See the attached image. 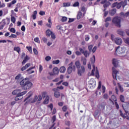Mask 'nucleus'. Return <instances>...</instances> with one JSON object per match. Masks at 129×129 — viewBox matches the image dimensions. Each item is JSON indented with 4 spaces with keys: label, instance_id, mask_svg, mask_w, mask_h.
I'll return each mask as SVG.
<instances>
[{
    "label": "nucleus",
    "instance_id": "obj_33",
    "mask_svg": "<svg viewBox=\"0 0 129 129\" xmlns=\"http://www.w3.org/2000/svg\"><path fill=\"white\" fill-rule=\"evenodd\" d=\"M122 6V2H120L119 3H117L116 9H119Z\"/></svg>",
    "mask_w": 129,
    "mask_h": 129
},
{
    "label": "nucleus",
    "instance_id": "obj_64",
    "mask_svg": "<svg viewBox=\"0 0 129 129\" xmlns=\"http://www.w3.org/2000/svg\"><path fill=\"white\" fill-rule=\"evenodd\" d=\"M125 43L126 44H127V45H129V38H126L125 40Z\"/></svg>",
    "mask_w": 129,
    "mask_h": 129
},
{
    "label": "nucleus",
    "instance_id": "obj_3",
    "mask_svg": "<svg viewBox=\"0 0 129 129\" xmlns=\"http://www.w3.org/2000/svg\"><path fill=\"white\" fill-rule=\"evenodd\" d=\"M125 51V49L124 48V46L119 47L118 46L116 49V54L118 56H123V54H124V52Z\"/></svg>",
    "mask_w": 129,
    "mask_h": 129
},
{
    "label": "nucleus",
    "instance_id": "obj_53",
    "mask_svg": "<svg viewBox=\"0 0 129 129\" xmlns=\"http://www.w3.org/2000/svg\"><path fill=\"white\" fill-rule=\"evenodd\" d=\"M68 18L66 17H62L61 18V22H66V21H67Z\"/></svg>",
    "mask_w": 129,
    "mask_h": 129
},
{
    "label": "nucleus",
    "instance_id": "obj_23",
    "mask_svg": "<svg viewBox=\"0 0 129 129\" xmlns=\"http://www.w3.org/2000/svg\"><path fill=\"white\" fill-rule=\"evenodd\" d=\"M52 33H53V32L51 31V30L50 29L47 30L46 31V34L47 37H50Z\"/></svg>",
    "mask_w": 129,
    "mask_h": 129
},
{
    "label": "nucleus",
    "instance_id": "obj_15",
    "mask_svg": "<svg viewBox=\"0 0 129 129\" xmlns=\"http://www.w3.org/2000/svg\"><path fill=\"white\" fill-rule=\"evenodd\" d=\"M30 66H31V63H26L25 66H23L21 68V71L22 72L25 71V70H26V69H28V68H29Z\"/></svg>",
    "mask_w": 129,
    "mask_h": 129
},
{
    "label": "nucleus",
    "instance_id": "obj_37",
    "mask_svg": "<svg viewBox=\"0 0 129 129\" xmlns=\"http://www.w3.org/2000/svg\"><path fill=\"white\" fill-rule=\"evenodd\" d=\"M91 62L92 64L95 63V55H93V57L91 58Z\"/></svg>",
    "mask_w": 129,
    "mask_h": 129
},
{
    "label": "nucleus",
    "instance_id": "obj_61",
    "mask_svg": "<svg viewBox=\"0 0 129 129\" xmlns=\"http://www.w3.org/2000/svg\"><path fill=\"white\" fill-rule=\"evenodd\" d=\"M39 15L40 16H45V11H40Z\"/></svg>",
    "mask_w": 129,
    "mask_h": 129
},
{
    "label": "nucleus",
    "instance_id": "obj_21",
    "mask_svg": "<svg viewBox=\"0 0 129 129\" xmlns=\"http://www.w3.org/2000/svg\"><path fill=\"white\" fill-rule=\"evenodd\" d=\"M75 64L77 69H79V68L81 67V64L80 63V62H79V61H76Z\"/></svg>",
    "mask_w": 129,
    "mask_h": 129
},
{
    "label": "nucleus",
    "instance_id": "obj_47",
    "mask_svg": "<svg viewBox=\"0 0 129 129\" xmlns=\"http://www.w3.org/2000/svg\"><path fill=\"white\" fill-rule=\"evenodd\" d=\"M65 124L66 125H68V126H70L71 122L70 121H65Z\"/></svg>",
    "mask_w": 129,
    "mask_h": 129
},
{
    "label": "nucleus",
    "instance_id": "obj_51",
    "mask_svg": "<svg viewBox=\"0 0 129 129\" xmlns=\"http://www.w3.org/2000/svg\"><path fill=\"white\" fill-rule=\"evenodd\" d=\"M17 37V35L14 34H12L10 36H9V38H16Z\"/></svg>",
    "mask_w": 129,
    "mask_h": 129
},
{
    "label": "nucleus",
    "instance_id": "obj_24",
    "mask_svg": "<svg viewBox=\"0 0 129 129\" xmlns=\"http://www.w3.org/2000/svg\"><path fill=\"white\" fill-rule=\"evenodd\" d=\"M81 17H82V12H79L77 15V20H80V19H81Z\"/></svg>",
    "mask_w": 129,
    "mask_h": 129
},
{
    "label": "nucleus",
    "instance_id": "obj_49",
    "mask_svg": "<svg viewBox=\"0 0 129 129\" xmlns=\"http://www.w3.org/2000/svg\"><path fill=\"white\" fill-rule=\"evenodd\" d=\"M34 42H36V43H38V44H40V39L38 38V37H36L34 38Z\"/></svg>",
    "mask_w": 129,
    "mask_h": 129
},
{
    "label": "nucleus",
    "instance_id": "obj_25",
    "mask_svg": "<svg viewBox=\"0 0 129 129\" xmlns=\"http://www.w3.org/2000/svg\"><path fill=\"white\" fill-rule=\"evenodd\" d=\"M32 18L33 20H36L37 19V11H35L32 15Z\"/></svg>",
    "mask_w": 129,
    "mask_h": 129
},
{
    "label": "nucleus",
    "instance_id": "obj_36",
    "mask_svg": "<svg viewBox=\"0 0 129 129\" xmlns=\"http://www.w3.org/2000/svg\"><path fill=\"white\" fill-rule=\"evenodd\" d=\"M127 5V0H124V2L122 3V7L123 9H124V7Z\"/></svg>",
    "mask_w": 129,
    "mask_h": 129
},
{
    "label": "nucleus",
    "instance_id": "obj_40",
    "mask_svg": "<svg viewBox=\"0 0 129 129\" xmlns=\"http://www.w3.org/2000/svg\"><path fill=\"white\" fill-rule=\"evenodd\" d=\"M27 91H24L22 92H20L19 94H18V96H23V95H25V94H26V93H27Z\"/></svg>",
    "mask_w": 129,
    "mask_h": 129
},
{
    "label": "nucleus",
    "instance_id": "obj_62",
    "mask_svg": "<svg viewBox=\"0 0 129 129\" xmlns=\"http://www.w3.org/2000/svg\"><path fill=\"white\" fill-rule=\"evenodd\" d=\"M102 93H105V86H102Z\"/></svg>",
    "mask_w": 129,
    "mask_h": 129
},
{
    "label": "nucleus",
    "instance_id": "obj_35",
    "mask_svg": "<svg viewBox=\"0 0 129 129\" xmlns=\"http://www.w3.org/2000/svg\"><path fill=\"white\" fill-rule=\"evenodd\" d=\"M38 100V96H35L33 100L31 101V103H34Z\"/></svg>",
    "mask_w": 129,
    "mask_h": 129
},
{
    "label": "nucleus",
    "instance_id": "obj_29",
    "mask_svg": "<svg viewBox=\"0 0 129 129\" xmlns=\"http://www.w3.org/2000/svg\"><path fill=\"white\" fill-rule=\"evenodd\" d=\"M92 48H93V46L92 45H90L88 46V50L89 51V55H90V53L92 52Z\"/></svg>",
    "mask_w": 129,
    "mask_h": 129
},
{
    "label": "nucleus",
    "instance_id": "obj_59",
    "mask_svg": "<svg viewBox=\"0 0 129 129\" xmlns=\"http://www.w3.org/2000/svg\"><path fill=\"white\" fill-rule=\"evenodd\" d=\"M101 88V82L100 81L99 82V83H98V86L97 87V89L99 90V89H100Z\"/></svg>",
    "mask_w": 129,
    "mask_h": 129
},
{
    "label": "nucleus",
    "instance_id": "obj_19",
    "mask_svg": "<svg viewBox=\"0 0 129 129\" xmlns=\"http://www.w3.org/2000/svg\"><path fill=\"white\" fill-rule=\"evenodd\" d=\"M120 15L121 16V17H123V18H127V17L129 16V12H127L125 13L121 12L120 13Z\"/></svg>",
    "mask_w": 129,
    "mask_h": 129
},
{
    "label": "nucleus",
    "instance_id": "obj_48",
    "mask_svg": "<svg viewBox=\"0 0 129 129\" xmlns=\"http://www.w3.org/2000/svg\"><path fill=\"white\" fill-rule=\"evenodd\" d=\"M103 99H108V97H109L108 94H104L103 95Z\"/></svg>",
    "mask_w": 129,
    "mask_h": 129
},
{
    "label": "nucleus",
    "instance_id": "obj_28",
    "mask_svg": "<svg viewBox=\"0 0 129 129\" xmlns=\"http://www.w3.org/2000/svg\"><path fill=\"white\" fill-rule=\"evenodd\" d=\"M117 85L118 86V88H119L120 92H123V88H122V87H121V85H120V84H119V83H118Z\"/></svg>",
    "mask_w": 129,
    "mask_h": 129
},
{
    "label": "nucleus",
    "instance_id": "obj_18",
    "mask_svg": "<svg viewBox=\"0 0 129 129\" xmlns=\"http://www.w3.org/2000/svg\"><path fill=\"white\" fill-rule=\"evenodd\" d=\"M52 72L54 75H57V74H59V69H58V68L55 67L53 69Z\"/></svg>",
    "mask_w": 129,
    "mask_h": 129
},
{
    "label": "nucleus",
    "instance_id": "obj_7",
    "mask_svg": "<svg viewBox=\"0 0 129 129\" xmlns=\"http://www.w3.org/2000/svg\"><path fill=\"white\" fill-rule=\"evenodd\" d=\"M32 86H33V83L29 81H27L22 89L23 90H28V89H31V88H32Z\"/></svg>",
    "mask_w": 129,
    "mask_h": 129
},
{
    "label": "nucleus",
    "instance_id": "obj_1",
    "mask_svg": "<svg viewBox=\"0 0 129 129\" xmlns=\"http://www.w3.org/2000/svg\"><path fill=\"white\" fill-rule=\"evenodd\" d=\"M120 22H121V19L118 16L114 17L112 20V24L115 25L116 27H118V28H120Z\"/></svg>",
    "mask_w": 129,
    "mask_h": 129
},
{
    "label": "nucleus",
    "instance_id": "obj_39",
    "mask_svg": "<svg viewBox=\"0 0 129 129\" xmlns=\"http://www.w3.org/2000/svg\"><path fill=\"white\" fill-rule=\"evenodd\" d=\"M26 49H27V50L29 51L30 54H32L33 53V51H32V47L26 46Z\"/></svg>",
    "mask_w": 129,
    "mask_h": 129
},
{
    "label": "nucleus",
    "instance_id": "obj_22",
    "mask_svg": "<svg viewBox=\"0 0 129 129\" xmlns=\"http://www.w3.org/2000/svg\"><path fill=\"white\" fill-rule=\"evenodd\" d=\"M49 100H50V97L49 96H47L45 97V99L44 100L43 103H44V104H48Z\"/></svg>",
    "mask_w": 129,
    "mask_h": 129
},
{
    "label": "nucleus",
    "instance_id": "obj_52",
    "mask_svg": "<svg viewBox=\"0 0 129 129\" xmlns=\"http://www.w3.org/2000/svg\"><path fill=\"white\" fill-rule=\"evenodd\" d=\"M111 21V18L110 17H108L105 20V22L106 23L107 22H110Z\"/></svg>",
    "mask_w": 129,
    "mask_h": 129
},
{
    "label": "nucleus",
    "instance_id": "obj_46",
    "mask_svg": "<svg viewBox=\"0 0 129 129\" xmlns=\"http://www.w3.org/2000/svg\"><path fill=\"white\" fill-rule=\"evenodd\" d=\"M33 51L34 54H35V55H38V50H37V49H36V48H33Z\"/></svg>",
    "mask_w": 129,
    "mask_h": 129
},
{
    "label": "nucleus",
    "instance_id": "obj_34",
    "mask_svg": "<svg viewBox=\"0 0 129 129\" xmlns=\"http://www.w3.org/2000/svg\"><path fill=\"white\" fill-rule=\"evenodd\" d=\"M120 100L121 102H124V96L122 95H120Z\"/></svg>",
    "mask_w": 129,
    "mask_h": 129
},
{
    "label": "nucleus",
    "instance_id": "obj_10",
    "mask_svg": "<svg viewBox=\"0 0 129 129\" xmlns=\"http://www.w3.org/2000/svg\"><path fill=\"white\" fill-rule=\"evenodd\" d=\"M15 80H16L17 83H18V82H20V80H23L24 78L22 76V74H19L17 76H16L15 78Z\"/></svg>",
    "mask_w": 129,
    "mask_h": 129
},
{
    "label": "nucleus",
    "instance_id": "obj_17",
    "mask_svg": "<svg viewBox=\"0 0 129 129\" xmlns=\"http://www.w3.org/2000/svg\"><path fill=\"white\" fill-rule=\"evenodd\" d=\"M29 60H30V57L28 56V55H26V56L24 58V59L23 60L22 62V65H25V64H26V63H27V62H28Z\"/></svg>",
    "mask_w": 129,
    "mask_h": 129
},
{
    "label": "nucleus",
    "instance_id": "obj_6",
    "mask_svg": "<svg viewBox=\"0 0 129 129\" xmlns=\"http://www.w3.org/2000/svg\"><path fill=\"white\" fill-rule=\"evenodd\" d=\"M94 72H95V76L97 78H99V72H98V70H97V68L95 69V66H93V70H92L91 72V75H94Z\"/></svg>",
    "mask_w": 129,
    "mask_h": 129
},
{
    "label": "nucleus",
    "instance_id": "obj_38",
    "mask_svg": "<svg viewBox=\"0 0 129 129\" xmlns=\"http://www.w3.org/2000/svg\"><path fill=\"white\" fill-rule=\"evenodd\" d=\"M5 26H6V22L3 20V24L0 26V30H3L5 27Z\"/></svg>",
    "mask_w": 129,
    "mask_h": 129
},
{
    "label": "nucleus",
    "instance_id": "obj_4",
    "mask_svg": "<svg viewBox=\"0 0 129 129\" xmlns=\"http://www.w3.org/2000/svg\"><path fill=\"white\" fill-rule=\"evenodd\" d=\"M69 65V67L67 71L68 74H71L73 71L75 72L76 71V67L74 65L73 66V62L72 61Z\"/></svg>",
    "mask_w": 129,
    "mask_h": 129
},
{
    "label": "nucleus",
    "instance_id": "obj_20",
    "mask_svg": "<svg viewBox=\"0 0 129 129\" xmlns=\"http://www.w3.org/2000/svg\"><path fill=\"white\" fill-rule=\"evenodd\" d=\"M116 13V9H113L111 11H110L109 14L110 16H114L115 14Z\"/></svg>",
    "mask_w": 129,
    "mask_h": 129
},
{
    "label": "nucleus",
    "instance_id": "obj_14",
    "mask_svg": "<svg viewBox=\"0 0 129 129\" xmlns=\"http://www.w3.org/2000/svg\"><path fill=\"white\" fill-rule=\"evenodd\" d=\"M118 60L115 58H113L112 59V64L115 68L118 66Z\"/></svg>",
    "mask_w": 129,
    "mask_h": 129
},
{
    "label": "nucleus",
    "instance_id": "obj_44",
    "mask_svg": "<svg viewBox=\"0 0 129 129\" xmlns=\"http://www.w3.org/2000/svg\"><path fill=\"white\" fill-rule=\"evenodd\" d=\"M67 108H68L67 106L64 105L62 108V111H63L64 112L67 111Z\"/></svg>",
    "mask_w": 129,
    "mask_h": 129
},
{
    "label": "nucleus",
    "instance_id": "obj_13",
    "mask_svg": "<svg viewBox=\"0 0 129 129\" xmlns=\"http://www.w3.org/2000/svg\"><path fill=\"white\" fill-rule=\"evenodd\" d=\"M111 98H109V100L113 104H114V102L117 101V99H116V97L114 95H112L111 96ZM114 101V102H113Z\"/></svg>",
    "mask_w": 129,
    "mask_h": 129
},
{
    "label": "nucleus",
    "instance_id": "obj_32",
    "mask_svg": "<svg viewBox=\"0 0 129 129\" xmlns=\"http://www.w3.org/2000/svg\"><path fill=\"white\" fill-rule=\"evenodd\" d=\"M47 94V92H43L42 93V98H45V97H47V96H49Z\"/></svg>",
    "mask_w": 129,
    "mask_h": 129
},
{
    "label": "nucleus",
    "instance_id": "obj_27",
    "mask_svg": "<svg viewBox=\"0 0 129 129\" xmlns=\"http://www.w3.org/2000/svg\"><path fill=\"white\" fill-rule=\"evenodd\" d=\"M125 113L124 114L123 117L124 118H126V119H127V120H129V117L127 115V113H128V111L125 110Z\"/></svg>",
    "mask_w": 129,
    "mask_h": 129
},
{
    "label": "nucleus",
    "instance_id": "obj_50",
    "mask_svg": "<svg viewBox=\"0 0 129 129\" xmlns=\"http://www.w3.org/2000/svg\"><path fill=\"white\" fill-rule=\"evenodd\" d=\"M73 7H79V2H75V3L73 4Z\"/></svg>",
    "mask_w": 129,
    "mask_h": 129
},
{
    "label": "nucleus",
    "instance_id": "obj_16",
    "mask_svg": "<svg viewBox=\"0 0 129 129\" xmlns=\"http://www.w3.org/2000/svg\"><path fill=\"white\" fill-rule=\"evenodd\" d=\"M21 91H22V90H21V89L15 90L12 92V94L13 95H19V94H20V92H21Z\"/></svg>",
    "mask_w": 129,
    "mask_h": 129
},
{
    "label": "nucleus",
    "instance_id": "obj_30",
    "mask_svg": "<svg viewBox=\"0 0 129 129\" xmlns=\"http://www.w3.org/2000/svg\"><path fill=\"white\" fill-rule=\"evenodd\" d=\"M83 54L86 58H87V57L89 56V52H88L87 50H85V51H84V53Z\"/></svg>",
    "mask_w": 129,
    "mask_h": 129
},
{
    "label": "nucleus",
    "instance_id": "obj_55",
    "mask_svg": "<svg viewBox=\"0 0 129 129\" xmlns=\"http://www.w3.org/2000/svg\"><path fill=\"white\" fill-rule=\"evenodd\" d=\"M98 113H99V111L96 110L93 114L94 116H97V115H98Z\"/></svg>",
    "mask_w": 129,
    "mask_h": 129
},
{
    "label": "nucleus",
    "instance_id": "obj_58",
    "mask_svg": "<svg viewBox=\"0 0 129 129\" xmlns=\"http://www.w3.org/2000/svg\"><path fill=\"white\" fill-rule=\"evenodd\" d=\"M55 124H56L55 123H54L50 127L49 129H55L56 127H54L55 126ZM60 129V128H57Z\"/></svg>",
    "mask_w": 129,
    "mask_h": 129
},
{
    "label": "nucleus",
    "instance_id": "obj_12",
    "mask_svg": "<svg viewBox=\"0 0 129 129\" xmlns=\"http://www.w3.org/2000/svg\"><path fill=\"white\" fill-rule=\"evenodd\" d=\"M118 71H116L115 68H112V76L114 79H116L117 74Z\"/></svg>",
    "mask_w": 129,
    "mask_h": 129
},
{
    "label": "nucleus",
    "instance_id": "obj_26",
    "mask_svg": "<svg viewBox=\"0 0 129 129\" xmlns=\"http://www.w3.org/2000/svg\"><path fill=\"white\" fill-rule=\"evenodd\" d=\"M65 71H66V68H65V67H61L60 68L59 72H60V73H64Z\"/></svg>",
    "mask_w": 129,
    "mask_h": 129
},
{
    "label": "nucleus",
    "instance_id": "obj_54",
    "mask_svg": "<svg viewBox=\"0 0 129 129\" xmlns=\"http://www.w3.org/2000/svg\"><path fill=\"white\" fill-rule=\"evenodd\" d=\"M11 22L15 24L16 23V18L15 17H11Z\"/></svg>",
    "mask_w": 129,
    "mask_h": 129
},
{
    "label": "nucleus",
    "instance_id": "obj_56",
    "mask_svg": "<svg viewBox=\"0 0 129 129\" xmlns=\"http://www.w3.org/2000/svg\"><path fill=\"white\" fill-rule=\"evenodd\" d=\"M42 40L43 41V43H47V42H48V39H47L46 37L42 38Z\"/></svg>",
    "mask_w": 129,
    "mask_h": 129
},
{
    "label": "nucleus",
    "instance_id": "obj_43",
    "mask_svg": "<svg viewBox=\"0 0 129 129\" xmlns=\"http://www.w3.org/2000/svg\"><path fill=\"white\" fill-rule=\"evenodd\" d=\"M42 71H43V66H42L41 64H39V73H42Z\"/></svg>",
    "mask_w": 129,
    "mask_h": 129
},
{
    "label": "nucleus",
    "instance_id": "obj_31",
    "mask_svg": "<svg viewBox=\"0 0 129 129\" xmlns=\"http://www.w3.org/2000/svg\"><path fill=\"white\" fill-rule=\"evenodd\" d=\"M14 51H16V52H18V54H20V52H21V48L20 47H15Z\"/></svg>",
    "mask_w": 129,
    "mask_h": 129
},
{
    "label": "nucleus",
    "instance_id": "obj_41",
    "mask_svg": "<svg viewBox=\"0 0 129 129\" xmlns=\"http://www.w3.org/2000/svg\"><path fill=\"white\" fill-rule=\"evenodd\" d=\"M71 5L70 3H64L62 4L63 7H70Z\"/></svg>",
    "mask_w": 129,
    "mask_h": 129
},
{
    "label": "nucleus",
    "instance_id": "obj_60",
    "mask_svg": "<svg viewBox=\"0 0 129 129\" xmlns=\"http://www.w3.org/2000/svg\"><path fill=\"white\" fill-rule=\"evenodd\" d=\"M10 31L11 32V33H16V29H15V28H11V29L10 30Z\"/></svg>",
    "mask_w": 129,
    "mask_h": 129
},
{
    "label": "nucleus",
    "instance_id": "obj_2",
    "mask_svg": "<svg viewBox=\"0 0 129 129\" xmlns=\"http://www.w3.org/2000/svg\"><path fill=\"white\" fill-rule=\"evenodd\" d=\"M111 39L112 41L116 44V45H121L122 43V40L121 38L119 37H116L114 38V35H113V34L111 35Z\"/></svg>",
    "mask_w": 129,
    "mask_h": 129
},
{
    "label": "nucleus",
    "instance_id": "obj_57",
    "mask_svg": "<svg viewBox=\"0 0 129 129\" xmlns=\"http://www.w3.org/2000/svg\"><path fill=\"white\" fill-rule=\"evenodd\" d=\"M51 120H52L53 123H54V122H55V121H56V116L55 115H54L52 117Z\"/></svg>",
    "mask_w": 129,
    "mask_h": 129
},
{
    "label": "nucleus",
    "instance_id": "obj_11",
    "mask_svg": "<svg viewBox=\"0 0 129 129\" xmlns=\"http://www.w3.org/2000/svg\"><path fill=\"white\" fill-rule=\"evenodd\" d=\"M35 68H36V67L34 66V67H31L30 68H29L28 69H27L26 70V72L27 73V74L30 75L31 74H33V73H35V71H31L33 69H35ZM31 71V72H30V71Z\"/></svg>",
    "mask_w": 129,
    "mask_h": 129
},
{
    "label": "nucleus",
    "instance_id": "obj_5",
    "mask_svg": "<svg viewBox=\"0 0 129 129\" xmlns=\"http://www.w3.org/2000/svg\"><path fill=\"white\" fill-rule=\"evenodd\" d=\"M85 73V67L84 66H81V67L78 69V76H82V74Z\"/></svg>",
    "mask_w": 129,
    "mask_h": 129
},
{
    "label": "nucleus",
    "instance_id": "obj_8",
    "mask_svg": "<svg viewBox=\"0 0 129 129\" xmlns=\"http://www.w3.org/2000/svg\"><path fill=\"white\" fill-rule=\"evenodd\" d=\"M52 91L54 92V96L56 98H59L60 97V94L58 88H53Z\"/></svg>",
    "mask_w": 129,
    "mask_h": 129
},
{
    "label": "nucleus",
    "instance_id": "obj_45",
    "mask_svg": "<svg viewBox=\"0 0 129 129\" xmlns=\"http://www.w3.org/2000/svg\"><path fill=\"white\" fill-rule=\"evenodd\" d=\"M59 63H60V60L59 59H57V60H53L52 61V63L53 64H59Z\"/></svg>",
    "mask_w": 129,
    "mask_h": 129
},
{
    "label": "nucleus",
    "instance_id": "obj_42",
    "mask_svg": "<svg viewBox=\"0 0 129 129\" xmlns=\"http://www.w3.org/2000/svg\"><path fill=\"white\" fill-rule=\"evenodd\" d=\"M20 97H21V96H19V95H17L16 96V97L15 98V101H18V100H21V99H22L23 98H21L20 99V98H19Z\"/></svg>",
    "mask_w": 129,
    "mask_h": 129
},
{
    "label": "nucleus",
    "instance_id": "obj_63",
    "mask_svg": "<svg viewBox=\"0 0 129 129\" xmlns=\"http://www.w3.org/2000/svg\"><path fill=\"white\" fill-rule=\"evenodd\" d=\"M50 59H51V57L50 56H46V57H45L46 61H50Z\"/></svg>",
    "mask_w": 129,
    "mask_h": 129
},
{
    "label": "nucleus",
    "instance_id": "obj_9",
    "mask_svg": "<svg viewBox=\"0 0 129 129\" xmlns=\"http://www.w3.org/2000/svg\"><path fill=\"white\" fill-rule=\"evenodd\" d=\"M27 82H28V80H27V78L23 79L21 81H20V82H19V84L22 89L24 88V87L26 85V84L27 83Z\"/></svg>",
    "mask_w": 129,
    "mask_h": 129
}]
</instances>
